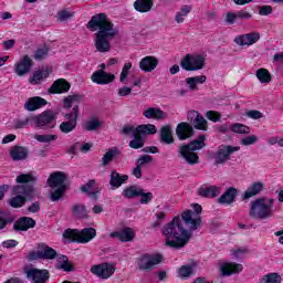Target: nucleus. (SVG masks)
Returning a JSON list of instances; mask_svg holds the SVG:
<instances>
[{"instance_id": "nucleus-24", "label": "nucleus", "mask_w": 283, "mask_h": 283, "mask_svg": "<svg viewBox=\"0 0 283 283\" xmlns=\"http://www.w3.org/2000/svg\"><path fill=\"white\" fill-rule=\"evenodd\" d=\"M45 105H48L45 98L34 96L24 103V109H27V112H36V109H41V107H45Z\"/></svg>"}, {"instance_id": "nucleus-37", "label": "nucleus", "mask_w": 283, "mask_h": 283, "mask_svg": "<svg viewBox=\"0 0 283 283\" xmlns=\"http://www.w3.org/2000/svg\"><path fill=\"white\" fill-rule=\"evenodd\" d=\"M134 8L136 12L145 14V12H150L151 8H154V0H136L134 2Z\"/></svg>"}, {"instance_id": "nucleus-44", "label": "nucleus", "mask_w": 283, "mask_h": 283, "mask_svg": "<svg viewBox=\"0 0 283 283\" xmlns=\"http://www.w3.org/2000/svg\"><path fill=\"white\" fill-rule=\"evenodd\" d=\"M230 132H233V134H251V127L235 123L230 125Z\"/></svg>"}, {"instance_id": "nucleus-40", "label": "nucleus", "mask_w": 283, "mask_h": 283, "mask_svg": "<svg viewBox=\"0 0 283 283\" xmlns=\"http://www.w3.org/2000/svg\"><path fill=\"white\" fill-rule=\"evenodd\" d=\"M81 101H83V95H81L78 93L71 94V95L64 97L63 107H64V109H70L72 107V105H74V103H81Z\"/></svg>"}, {"instance_id": "nucleus-55", "label": "nucleus", "mask_w": 283, "mask_h": 283, "mask_svg": "<svg viewBox=\"0 0 283 283\" xmlns=\"http://www.w3.org/2000/svg\"><path fill=\"white\" fill-rule=\"evenodd\" d=\"M235 14H237V21H249L250 19H253V14L247 11L245 9L237 11Z\"/></svg>"}, {"instance_id": "nucleus-15", "label": "nucleus", "mask_w": 283, "mask_h": 283, "mask_svg": "<svg viewBox=\"0 0 283 283\" xmlns=\"http://www.w3.org/2000/svg\"><path fill=\"white\" fill-rule=\"evenodd\" d=\"M28 280L31 283H48L50 282V271L49 270H41L36 268H31L24 271Z\"/></svg>"}, {"instance_id": "nucleus-45", "label": "nucleus", "mask_w": 283, "mask_h": 283, "mask_svg": "<svg viewBox=\"0 0 283 283\" xmlns=\"http://www.w3.org/2000/svg\"><path fill=\"white\" fill-rule=\"evenodd\" d=\"M165 218H167V214L163 211L155 213V221L150 223V227L155 231H157L158 229H160V227H163V223L165 222Z\"/></svg>"}, {"instance_id": "nucleus-10", "label": "nucleus", "mask_w": 283, "mask_h": 283, "mask_svg": "<svg viewBox=\"0 0 283 283\" xmlns=\"http://www.w3.org/2000/svg\"><path fill=\"white\" fill-rule=\"evenodd\" d=\"M180 67L186 72H198L205 67V56L186 54L180 61Z\"/></svg>"}, {"instance_id": "nucleus-64", "label": "nucleus", "mask_w": 283, "mask_h": 283, "mask_svg": "<svg viewBox=\"0 0 283 283\" xmlns=\"http://www.w3.org/2000/svg\"><path fill=\"white\" fill-rule=\"evenodd\" d=\"M206 117L208 118V120H212V123H218V120H220V113L208 111Z\"/></svg>"}, {"instance_id": "nucleus-23", "label": "nucleus", "mask_w": 283, "mask_h": 283, "mask_svg": "<svg viewBox=\"0 0 283 283\" xmlns=\"http://www.w3.org/2000/svg\"><path fill=\"white\" fill-rule=\"evenodd\" d=\"M29 156H30V149L23 146H13L10 150V157L13 160V163L28 160Z\"/></svg>"}, {"instance_id": "nucleus-2", "label": "nucleus", "mask_w": 283, "mask_h": 283, "mask_svg": "<svg viewBox=\"0 0 283 283\" xmlns=\"http://www.w3.org/2000/svg\"><path fill=\"white\" fill-rule=\"evenodd\" d=\"M87 30L95 33V50L101 54L112 51V41L118 36V29L109 21L106 13H97L86 24Z\"/></svg>"}, {"instance_id": "nucleus-11", "label": "nucleus", "mask_w": 283, "mask_h": 283, "mask_svg": "<svg viewBox=\"0 0 283 283\" xmlns=\"http://www.w3.org/2000/svg\"><path fill=\"white\" fill-rule=\"evenodd\" d=\"M64 118L66 120L60 124V132L62 134H72L76 129V125H78V105H75L71 113L65 114Z\"/></svg>"}, {"instance_id": "nucleus-49", "label": "nucleus", "mask_w": 283, "mask_h": 283, "mask_svg": "<svg viewBox=\"0 0 283 283\" xmlns=\"http://www.w3.org/2000/svg\"><path fill=\"white\" fill-rule=\"evenodd\" d=\"M256 78L260 81V83H269L272 80L271 73L266 69H259L256 71Z\"/></svg>"}, {"instance_id": "nucleus-50", "label": "nucleus", "mask_w": 283, "mask_h": 283, "mask_svg": "<svg viewBox=\"0 0 283 283\" xmlns=\"http://www.w3.org/2000/svg\"><path fill=\"white\" fill-rule=\"evenodd\" d=\"M30 123H34V116H28L24 119H17L14 122V127L15 129H23L25 127H28V125H30Z\"/></svg>"}, {"instance_id": "nucleus-38", "label": "nucleus", "mask_w": 283, "mask_h": 283, "mask_svg": "<svg viewBox=\"0 0 283 283\" xmlns=\"http://www.w3.org/2000/svg\"><path fill=\"white\" fill-rule=\"evenodd\" d=\"M142 189L140 187L133 185L129 187H126L123 192L122 196L123 198H127V200H134V198H139L142 195Z\"/></svg>"}, {"instance_id": "nucleus-26", "label": "nucleus", "mask_w": 283, "mask_h": 283, "mask_svg": "<svg viewBox=\"0 0 283 283\" xmlns=\"http://www.w3.org/2000/svg\"><path fill=\"white\" fill-rule=\"evenodd\" d=\"M159 143H161V145H174V130H171V125L167 124L159 129Z\"/></svg>"}, {"instance_id": "nucleus-25", "label": "nucleus", "mask_w": 283, "mask_h": 283, "mask_svg": "<svg viewBox=\"0 0 283 283\" xmlns=\"http://www.w3.org/2000/svg\"><path fill=\"white\" fill-rule=\"evenodd\" d=\"M136 234L132 228H124L120 231L111 232L109 238H117L119 242H132Z\"/></svg>"}, {"instance_id": "nucleus-60", "label": "nucleus", "mask_w": 283, "mask_h": 283, "mask_svg": "<svg viewBox=\"0 0 283 283\" xmlns=\"http://www.w3.org/2000/svg\"><path fill=\"white\" fill-rule=\"evenodd\" d=\"M132 70V63L124 64V67L122 70V73L119 75L120 83H125L127 80V76H129V71Z\"/></svg>"}, {"instance_id": "nucleus-46", "label": "nucleus", "mask_w": 283, "mask_h": 283, "mask_svg": "<svg viewBox=\"0 0 283 283\" xmlns=\"http://www.w3.org/2000/svg\"><path fill=\"white\" fill-rule=\"evenodd\" d=\"M49 54H50V48L48 45H44L35 50L33 59L35 61H43V59H48Z\"/></svg>"}, {"instance_id": "nucleus-41", "label": "nucleus", "mask_w": 283, "mask_h": 283, "mask_svg": "<svg viewBox=\"0 0 283 283\" xmlns=\"http://www.w3.org/2000/svg\"><path fill=\"white\" fill-rule=\"evenodd\" d=\"M56 269H61L62 271H66L67 273L74 271V266L70 264V259L66 255L57 256Z\"/></svg>"}, {"instance_id": "nucleus-34", "label": "nucleus", "mask_w": 283, "mask_h": 283, "mask_svg": "<svg viewBox=\"0 0 283 283\" xmlns=\"http://www.w3.org/2000/svg\"><path fill=\"white\" fill-rule=\"evenodd\" d=\"M203 83H207V75L186 78V85H188V90H190V92H196V90H198V85H203Z\"/></svg>"}, {"instance_id": "nucleus-27", "label": "nucleus", "mask_w": 283, "mask_h": 283, "mask_svg": "<svg viewBox=\"0 0 283 283\" xmlns=\"http://www.w3.org/2000/svg\"><path fill=\"white\" fill-rule=\"evenodd\" d=\"M72 85L63 78L56 80L53 82L51 87L49 88L50 94H65L66 92H70V88Z\"/></svg>"}, {"instance_id": "nucleus-52", "label": "nucleus", "mask_w": 283, "mask_h": 283, "mask_svg": "<svg viewBox=\"0 0 283 283\" xmlns=\"http://www.w3.org/2000/svg\"><path fill=\"white\" fill-rule=\"evenodd\" d=\"M101 125H102L101 120L93 118L85 123L84 129L86 132H96V129H98V127H101Z\"/></svg>"}, {"instance_id": "nucleus-43", "label": "nucleus", "mask_w": 283, "mask_h": 283, "mask_svg": "<svg viewBox=\"0 0 283 283\" xmlns=\"http://www.w3.org/2000/svg\"><path fill=\"white\" fill-rule=\"evenodd\" d=\"M118 156V148L114 147L111 148L102 158V165L103 167H107L113 160L114 157Z\"/></svg>"}, {"instance_id": "nucleus-8", "label": "nucleus", "mask_w": 283, "mask_h": 283, "mask_svg": "<svg viewBox=\"0 0 283 283\" xmlns=\"http://www.w3.org/2000/svg\"><path fill=\"white\" fill-rule=\"evenodd\" d=\"M57 114L52 109H46L39 115H33V124L38 129H54L56 127Z\"/></svg>"}, {"instance_id": "nucleus-62", "label": "nucleus", "mask_w": 283, "mask_h": 283, "mask_svg": "<svg viewBox=\"0 0 283 283\" xmlns=\"http://www.w3.org/2000/svg\"><path fill=\"white\" fill-rule=\"evenodd\" d=\"M255 143H258V136L255 135L241 139V145H244L245 147H249V145H255Z\"/></svg>"}, {"instance_id": "nucleus-29", "label": "nucleus", "mask_w": 283, "mask_h": 283, "mask_svg": "<svg viewBox=\"0 0 283 283\" xmlns=\"http://www.w3.org/2000/svg\"><path fill=\"white\" fill-rule=\"evenodd\" d=\"M158 67V59L154 56H145L139 62V69L142 72H154Z\"/></svg>"}, {"instance_id": "nucleus-17", "label": "nucleus", "mask_w": 283, "mask_h": 283, "mask_svg": "<svg viewBox=\"0 0 283 283\" xmlns=\"http://www.w3.org/2000/svg\"><path fill=\"white\" fill-rule=\"evenodd\" d=\"M32 65H34V62L30 59V55H24L14 64L17 76H25V74H30V72H32Z\"/></svg>"}, {"instance_id": "nucleus-30", "label": "nucleus", "mask_w": 283, "mask_h": 283, "mask_svg": "<svg viewBox=\"0 0 283 283\" xmlns=\"http://www.w3.org/2000/svg\"><path fill=\"white\" fill-rule=\"evenodd\" d=\"M243 266L240 263H224L221 265V275L222 277H228L229 275H233V273H241Z\"/></svg>"}, {"instance_id": "nucleus-28", "label": "nucleus", "mask_w": 283, "mask_h": 283, "mask_svg": "<svg viewBox=\"0 0 283 283\" xmlns=\"http://www.w3.org/2000/svg\"><path fill=\"white\" fill-rule=\"evenodd\" d=\"M238 198V189L233 187L227 188L221 198L218 199L219 205H233Z\"/></svg>"}, {"instance_id": "nucleus-54", "label": "nucleus", "mask_w": 283, "mask_h": 283, "mask_svg": "<svg viewBox=\"0 0 283 283\" xmlns=\"http://www.w3.org/2000/svg\"><path fill=\"white\" fill-rule=\"evenodd\" d=\"M57 138V135H34V139L38 140V143H52Z\"/></svg>"}, {"instance_id": "nucleus-4", "label": "nucleus", "mask_w": 283, "mask_h": 283, "mask_svg": "<svg viewBox=\"0 0 283 283\" xmlns=\"http://www.w3.org/2000/svg\"><path fill=\"white\" fill-rule=\"evenodd\" d=\"M206 140L207 136L199 135L197 139L190 142L189 144L180 145L177 149L178 158L185 160L187 165H198V163H200V157L196 151H200V149L207 147V144L205 143Z\"/></svg>"}, {"instance_id": "nucleus-57", "label": "nucleus", "mask_w": 283, "mask_h": 283, "mask_svg": "<svg viewBox=\"0 0 283 283\" xmlns=\"http://www.w3.org/2000/svg\"><path fill=\"white\" fill-rule=\"evenodd\" d=\"M142 195H139L140 200V205H149L150 200H154V193L151 192H145V189L142 188L140 190Z\"/></svg>"}, {"instance_id": "nucleus-47", "label": "nucleus", "mask_w": 283, "mask_h": 283, "mask_svg": "<svg viewBox=\"0 0 283 283\" xmlns=\"http://www.w3.org/2000/svg\"><path fill=\"white\" fill-rule=\"evenodd\" d=\"M192 8L191 6H182L180 11L176 13L175 15V21L177 23H184L185 21V18L184 17H187V14H189V12H191Z\"/></svg>"}, {"instance_id": "nucleus-35", "label": "nucleus", "mask_w": 283, "mask_h": 283, "mask_svg": "<svg viewBox=\"0 0 283 283\" xmlns=\"http://www.w3.org/2000/svg\"><path fill=\"white\" fill-rule=\"evenodd\" d=\"M124 136H133V139L129 142L128 146L130 149H143L145 147V138L138 133H122Z\"/></svg>"}, {"instance_id": "nucleus-51", "label": "nucleus", "mask_w": 283, "mask_h": 283, "mask_svg": "<svg viewBox=\"0 0 283 283\" xmlns=\"http://www.w3.org/2000/svg\"><path fill=\"white\" fill-rule=\"evenodd\" d=\"M178 275L182 280H185L186 277H191V275H193V266H191V265H182L178 270Z\"/></svg>"}, {"instance_id": "nucleus-21", "label": "nucleus", "mask_w": 283, "mask_h": 283, "mask_svg": "<svg viewBox=\"0 0 283 283\" xmlns=\"http://www.w3.org/2000/svg\"><path fill=\"white\" fill-rule=\"evenodd\" d=\"M36 227V220L30 217H21L13 223V231H29Z\"/></svg>"}, {"instance_id": "nucleus-6", "label": "nucleus", "mask_w": 283, "mask_h": 283, "mask_svg": "<svg viewBox=\"0 0 283 283\" xmlns=\"http://www.w3.org/2000/svg\"><path fill=\"white\" fill-rule=\"evenodd\" d=\"M66 181L67 175L63 171L52 172L46 179L49 187H51V189H55L49 195V198L52 202H59V200L63 198V195L67 190V185H65Z\"/></svg>"}, {"instance_id": "nucleus-5", "label": "nucleus", "mask_w": 283, "mask_h": 283, "mask_svg": "<svg viewBox=\"0 0 283 283\" xmlns=\"http://www.w3.org/2000/svg\"><path fill=\"white\" fill-rule=\"evenodd\" d=\"M275 199L258 198L250 203L249 216L253 220H269L273 218Z\"/></svg>"}, {"instance_id": "nucleus-18", "label": "nucleus", "mask_w": 283, "mask_h": 283, "mask_svg": "<svg viewBox=\"0 0 283 283\" xmlns=\"http://www.w3.org/2000/svg\"><path fill=\"white\" fill-rule=\"evenodd\" d=\"M115 80L116 75L107 73L104 70L95 71L91 76V81L96 83V85H109V83H114Z\"/></svg>"}, {"instance_id": "nucleus-33", "label": "nucleus", "mask_w": 283, "mask_h": 283, "mask_svg": "<svg viewBox=\"0 0 283 283\" xmlns=\"http://www.w3.org/2000/svg\"><path fill=\"white\" fill-rule=\"evenodd\" d=\"M144 117L148 119L155 118V120H165L167 113L160 108L149 107L144 112Z\"/></svg>"}, {"instance_id": "nucleus-31", "label": "nucleus", "mask_w": 283, "mask_h": 283, "mask_svg": "<svg viewBox=\"0 0 283 283\" xmlns=\"http://www.w3.org/2000/svg\"><path fill=\"white\" fill-rule=\"evenodd\" d=\"M127 180H129V176H127V175H120L116 170H113L111 172L109 185L114 189H118V187H123V185H125V182H127Z\"/></svg>"}, {"instance_id": "nucleus-58", "label": "nucleus", "mask_w": 283, "mask_h": 283, "mask_svg": "<svg viewBox=\"0 0 283 283\" xmlns=\"http://www.w3.org/2000/svg\"><path fill=\"white\" fill-rule=\"evenodd\" d=\"M12 222H14V217L6 218V212H1L0 210V231Z\"/></svg>"}, {"instance_id": "nucleus-13", "label": "nucleus", "mask_w": 283, "mask_h": 283, "mask_svg": "<svg viewBox=\"0 0 283 283\" xmlns=\"http://www.w3.org/2000/svg\"><path fill=\"white\" fill-rule=\"evenodd\" d=\"M240 147L230 146V145H221L216 154H212V158L214 159V165H224L228 160H231V154H235L239 151Z\"/></svg>"}, {"instance_id": "nucleus-42", "label": "nucleus", "mask_w": 283, "mask_h": 283, "mask_svg": "<svg viewBox=\"0 0 283 283\" xmlns=\"http://www.w3.org/2000/svg\"><path fill=\"white\" fill-rule=\"evenodd\" d=\"M72 213L75 218L85 219L87 218V207L83 203H75L72 207Z\"/></svg>"}, {"instance_id": "nucleus-14", "label": "nucleus", "mask_w": 283, "mask_h": 283, "mask_svg": "<svg viewBox=\"0 0 283 283\" xmlns=\"http://www.w3.org/2000/svg\"><path fill=\"white\" fill-rule=\"evenodd\" d=\"M91 273L99 277V280H109L116 273V266L112 263L104 262L91 266Z\"/></svg>"}, {"instance_id": "nucleus-19", "label": "nucleus", "mask_w": 283, "mask_h": 283, "mask_svg": "<svg viewBox=\"0 0 283 283\" xmlns=\"http://www.w3.org/2000/svg\"><path fill=\"white\" fill-rule=\"evenodd\" d=\"M187 119L193 125L195 129L207 132V119L198 111L188 112Z\"/></svg>"}, {"instance_id": "nucleus-59", "label": "nucleus", "mask_w": 283, "mask_h": 283, "mask_svg": "<svg viewBox=\"0 0 283 283\" xmlns=\"http://www.w3.org/2000/svg\"><path fill=\"white\" fill-rule=\"evenodd\" d=\"M150 163H154V157L149 156V155H142L138 159H137V165L139 167H145V165H150Z\"/></svg>"}, {"instance_id": "nucleus-9", "label": "nucleus", "mask_w": 283, "mask_h": 283, "mask_svg": "<svg viewBox=\"0 0 283 283\" xmlns=\"http://www.w3.org/2000/svg\"><path fill=\"white\" fill-rule=\"evenodd\" d=\"M59 253L54 248H50V245L45 243L38 244V251H31L29 253V260L34 262V260H56Z\"/></svg>"}, {"instance_id": "nucleus-20", "label": "nucleus", "mask_w": 283, "mask_h": 283, "mask_svg": "<svg viewBox=\"0 0 283 283\" xmlns=\"http://www.w3.org/2000/svg\"><path fill=\"white\" fill-rule=\"evenodd\" d=\"M260 41V33L259 32H250L247 34L239 35L234 39V43L237 45H254V43H258Z\"/></svg>"}, {"instance_id": "nucleus-48", "label": "nucleus", "mask_w": 283, "mask_h": 283, "mask_svg": "<svg viewBox=\"0 0 283 283\" xmlns=\"http://www.w3.org/2000/svg\"><path fill=\"white\" fill-rule=\"evenodd\" d=\"M261 283H282V276L279 273H269L263 275Z\"/></svg>"}, {"instance_id": "nucleus-16", "label": "nucleus", "mask_w": 283, "mask_h": 283, "mask_svg": "<svg viewBox=\"0 0 283 283\" xmlns=\"http://www.w3.org/2000/svg\"><path fill=\"white\" fill-rule=\"evenodd\" d=\"M158 129L154 124H145L135 126H124L122 129V134H138L139 136H147L157 134Z\"/></svg>"}, {"instance_id": "nucleus-63", "label": "nucleus", "mask_w": 283, "mask_h": 283, "mask_svg": "<svg viewBox=\"0 0 283 283\" xmlns=\"http://www.w3.org/2000/svg\"><path fill=\"white\" fill-rule=\"evenodd\" d=\"M245 116H248V118H252V120H260V118H262V112L255 109L248 111Z\"/></svg>"}, {"instance_id": "nucleus-12", "label": "nucleus", "mask_w": 283, "mask_h": 283, "mask_svg": "<svg viewBox=\"0 0 283 283\" xmlns=\"http://www.w3.org/2000/svg\"><path fill=\"white\" fill-rule=\"evenodd\" d=\"M160 262H163V255L145 253L137 259V269L139 271H151Z\"/></svg>"}, {"instance_id": "nucleus-61", "label": "nucleus", "mask_w": 283, "mask_h": 283, "mask_svg": "<svg viewBox=\"0 0 283 283\" xmlns=\"http://www.w3.org/2000/svg\"><path fill=\"white\" fill-rule=\"evenodd\" d=\"M94 185H96V180L91 179L85 185L81 186L80 191H82V193L88 195L92 189H94Z\"/></svg>"}, {"instance_id": "nucleus-53", "label": "nucleus", "mask_w": 283, "mask_h": 283, "mask_svg": "<svg viewBox=\"0 0 283 283\" xmlns=\"http://www.w3.org/2000/svg\"><path fill=\"white\" fill-rule=\"evenodd\" d=\"M73 17L74 14L69 10H61L57 12L56 19L60 23H65V21H69V19H72Z\"/></svg>"}, {"instance_id": "nucleus-36", "label": "nucleus", "mask_w": 283, "mask_h": 283, "mask_svg": "<svg viewBox=\"0 0 283 283\" xmlns=\"http://www.w3.org/2000/svg\"><path fill=\"white\" fill-rule=\"evenodd\" d=\"M261 191H264L263 182H254L252 184L247 191H244L242 198L243 200H249V198H253V196H258Z\"/></svg>"}, {"instance_id": "nucleus-22", "label": "nucleus", "mask_w": 283, "mask_h": 283, "mask_svg": "<svg viewBox=\"0 0 283 283\" xmlns=\"http://www.w3.org/2000/svg\"><path fill=\"white\" fill-rule=\"evenodd\" d=\"M176 134L179 140H187V138L193 136V126L187 122H181L177 125Z\"/></svg>"}, {"instance_id": "nucleus-32", "label": "nucleus", "mask_w": 283, "mask_h": 283, "mask_svg": "<svg viewBox=\"0 0 283 283\" xmlns=\"http://www.w3.org/2000/svg\"><path fill=\"white\" fill-rule=\"evenodd\" d=\"M220 193V187L218 186L200 187L198 189V196L201 198H218Z\"/></svg>"}, {"instance_id": "nucleus-56", "label": "nucleus", "mask_w": 283, "mask_h": 283, "mask_svg": "<svg viewBox=\"0 0 283 283\" xmlns=\"http://www.w3.org/2000/svg\"><path fill=\"white\" fill-rule=\"evenodd\" d=\"M237 22H238V15L235 12L229 11L226 13V17H224L226 25H234V23Z\"/></svg>"}, {"instance_id": "nucleus-39", "label": "nucleus", "mask_w": 283, "mask_h": 283, "mask_svg": "<svg viewBox=\"0 0 283 283\" xmlns=\"http://www.w3.org/2000/svg\"><path fill=\"white\" fill-rule=\"evenodd\" d=\"M50 76V71L48 70H38L33 73V76L29 80L31 85H41L45 78Z\"/></svg>"}, {"instance_id": "nucleus-3", "label": "nucleus", "mask_w": 283, "mask_h": 283, "mask_svg": "<svg viewBox=\"0 0 283 283\" xmlns=\"http://www.w3.org/2000/svg\"><path fill=\"white\" fill-rule=\"evenodd\" d=\"M15 182L18 185L12 188L14 197L9 199V205L12 209H21L28 200L34 198V184L32 182H36V177L32 174H21L15 178Z\"/></svg>"}, {"instance_id": "nucleus-1", "label": "nucleus", "mask_w": 283, "mask_h": 283, "mask_svg": "<svg viewBox=\"0 0 283 283\" xmlns=\"http://www.w3.org/2000/svg\"><path fill=\"white\" fill-rule=\"evenodd\" d=\"M200 213H202V206L195 203L193 210H186L181 213V219L177 216L172 221L166 223L161 229L166 247L185 249L189 244L193 231H198L202 227Z\"/></svg>"}, {"instance_id": "nucleus-7", "label": "nucleus", "mask_w": 283, "mask_h": 283, "mask_svg": "<svg viewBox=\"0 0 283 283\" xmlns=\"http://www.w3.org/2000/svg\"><path fill=\"white\" fill-rule=\"evenodd\" d=\"M65 240L70 242H77V244H87L96 238V229L94 228H84L80 230L66 229L63 233Z\"/></svg>"}]
</instances>
